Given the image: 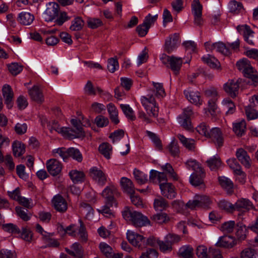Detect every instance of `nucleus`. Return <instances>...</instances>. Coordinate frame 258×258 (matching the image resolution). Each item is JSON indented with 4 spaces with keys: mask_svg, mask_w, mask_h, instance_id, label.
<instances>
[{
    "mask_svg": "<svg viewBox=\"0 0 258 258\" xmlns=\"http://www.w3.org/2000/svg\"><path fill=\"white\" fill-rule=\"evenodd\" d=\"M122 215L126 221H131L136 227H142L150 224V221L147 217L144 216L140 212L132 211L127 207H125L122 212Z\"/></svg>",
    "mask_w": 258,
    "mask_h": 258,
    "instance_id": "obj_1",
    "label": "nucleus"
},
{
    "mask_svg": "<svg viewBox=\"0 0 258 258\" xmlns=\"http://www.w3.org/2000/svg\"><path fill=\"white\" fill-rule=\"evenodd\" d=\"M236 66L238 70L242 71L245 77L251 80L254 86L256 85L258 83V73L251 67L248 60L243 59L237 62Z\"/></svg>",
    "mask_w": 258,
    "mask_h": 258,
    "instance_id": "obj_2",
    "label": "nucleus"
},
{
    "mask_svg": "<svg viewBox=\"0 0 258 258\" xmlns=\"http://www.w3.org/2000/svg\"><path fill=\"white\" fill-rule=\"evenodd\" d=\"M161 61L167 68L170 69L175 75L179 74L183 63L181 57H178L173 55L168 56L163 54L161 58Z\"/></svg>",
    "mask_w": 258,
    "mask_h": 258,
    "instance_id": "obj_3",
    "label": "nucleus"
},
{
    "mask_svg": "<svg viewBox=\"0 0 258 258\" xmlns=\"http://www.w3.org/2000/svg\"><path fill=\"white\" fill-rule=\"evenodd\" d=\"M148 97L143 96L141 102L145 107L149 117H156L158 114V107L156 105V101L153 94L148 95Z\"/></svg>",
    "mask_w": 258,
    "mask_h": 258,
    "instance_id": "obj_4",
    "label": "nucleus"
},
{
    "mask_svg": "<svg viewBox=\"0 0 258 258\" xmlns=\"http://www.w3.org/2000/svg\"><path fill=\"white\" fill-rule=\"evenodd\" d=\"M211 201L209 197L203 195H196L192 200L189 201L186 206L191 209L197 208H207Z\"/></svg>",
    "mask_w": 258,
    "mask_h": 258,
    "instance_id": "obj_5",
    "label": "nucleus"
},
{
    "mask_svg": "<svg viewBox=\"0 0 258 258\" xmlns=\"http://www.w3.org/2000/svg\"><path fill=\"white\" fill-rule=\"evenodd\" d=\"M71 123L75 128L67 127L68 131L67 139L72 140L75 138H83L85 136V133L82 127V123L80 120L72 119Z\"/></svg>",
    "mask_w": 258,
    "mask_h": 258,
    "instance_id": "obj_6",
    "label": "nucleus"
},
{
    "mask_svg": "<svg viewBox=\"0 0 258 258\" xmlns=\"http://www.w3.org/2000/svg\"><path fill=\"white\" fill-rule=\"evenodd\" d=\"M117 191L114 186H108L102 191V196L105 199V203L117 207V203L114 198Z\"/></svg>",
    "mask_w": 258,
    "mask_h": 258,
    "instance_id": "obj_7",
    "label": "nucleus"
},
{
    "mask_svg": "<svg viewBox=\"0 0 258 258\" xmlns=\"http://www.w3.org/2000/svg\"><path fill=\"white\" fill-rule=\"evenodd\" d=\"M192 13L194 16V23L198 26H201L203 23L202 19V5L199 0H194L191 4Z\"/></svg>",
    "mask_w": 258,
    "mask_h": 258,
    "instance_id": "obj_8",
    "label": "nucleus"
},
{
    "mask_svg": "<svg viewBox=\"0 0 258 258\" xmlns=\"http://www.w3.org/2000/svg\"><path fill=\"white\" fill-rule=\"evenodd\" d=\"M241 81V79L228 80L224 85V90L231 97H235L238 94Z\"/></svg>",
    "mask_w": 258,
    "mask_h": 258,
    "instance_id": "obj_9",
    "label": "nucleus"
},
{
    "mask_svg": "<svg viewBox=\"0 0 258 258\" xmlns=\"http://www.w3.org/2000/svg\"><path fill=\"white\" fill-rule=\"evenodd\" d=\"M161 194L168 199L175 198L176 193L174 186L171 183L162 182L159 184Z\"/></svg>",
    "mask_w": 258,
    "mask_h": 258,
    "instance_id": "obj_10",
    "label": "nucleus"
},
{
    "mask_svg": "<svg viewBox=\"0 0 258 258\" xmlns=\"http://www.w3.org/2000/svg\"><path fill=\"white\" fill-rule=\"evenodd\" d=\"M205 46L207 51H213L214 49H216L218 52L221 53L225 55H228L229 54V49L227 47L226 45L222 42H218L211 44L209 42L205 43Z\"/></svg>",
    "mask_w": 258,
    "mask_h": 258,
    "instance_id": "obj_11",
    "label": "nucleus"
},
{
    "mask_svg": "<svg viewBox=\"0 0 258 258\" xmlns=\"http://www.w3.org/2000/svg\"><path fill=\"white\" fill-rule=\"evenodd\" d=\"M179 34L174 33L170 35L165 40L164 49L168 53H171L177 47V44L179 41Z\"/></svg>",
    "mask_w": 258,
    "mask_h": 258,
    "instance_id": "obj_12",
    "label": "nucleus"
},
{
    "mask_svg": "<svg viewBox=\"0 0 258 258\" xmlns=\"http://www.w3.org/2000/svg\"><path fill=\"white\" fill-rule=\"evenodd\" d=\"M46 167L48 172L52 176L58 175L62 169L61 164L55 159H51L47 161Z\"/></svg>",
    "mask_w": 258,
    "mask_h": 258,
    "instance_id": "obj_13",
    "label": "nucleus"
},
{
    "mask_svg": "<svg viewBox=\"0 0 258 258\" xmlns=\"http://www.w3.org/2000/svg\"><path fill=\"white\" fill-rule=\"evenodd\" d=\"M234 205V211L245 212L253 208L251 202L246 199H240L236 201Z\"/></svg>",
    "mask_w": 258,
    "mask_h": 258,
    "instance_id": "obj_14",
    "label": "nucleus"
},
{
    "mask_svg": "<svg viewBox=\"0 0 258 258\" xmlns=\"http://www.w3.org/2000/svg\"><path fill=\"white\" fill-rule=\"evenodd\" d=\"M52 203L54 209L60 213H64L68 209V204L66 200L59 195L53 197Z\"/></svg>",
    "mask_w": 258,
    "mask_h": 258,
    "instance_id": "obj_15",
    "label": "nucleus"
},
{
    "mask_svg": "<svg viewBox=\"0 0 258 258\" xmlns=\"http://www.w3.org/2000/svg\"><path fill=\"white\" fill-rule=\"evenodd\" d=\"M127 239L129 242L135 246L140 247L145 242L143 236L132 231H128L126 234Z\"/></svg>",
    "mask_w": 258,
    "mask_h": 258,
    "instance_id": "obj_16",
    "label": "nucleus"
},
{
    "mask_svg": "<svg viewBox=\"0 0 258 258\" xmlns=\"http://www.w3.org/2000/svg\"><path fill=\"white\" fill-rule=\"evenodd\" d=\"M90 176L94 180L98 182V184L103 185L105 184L107 178L104 172L98 169L96 167H94L90 170Z\"/></svg>",
    "mask_w": 258,
    "mask_h": 258,
    "instance_id": "obj_17",
    "label": "nucleus"
},
{
    "mask_svg": "<svg viewBox=\"0 0 258 258\" xmlns=\"http://www.w3.org/2000/svg\"><path fill=\"white\" fill-rule=\"evenodd\" d=\"M237 244V240L233 236L225 235L219 238L216 245L218 247L232 248Z\"/></svg>",
    "mask_w": 258,
    "mask_h": 258,
    "instance_id": "obj_18",
    "label": "nucleus"
},
{
    "mask_svg": "<svg viewBox=\"0 0 258 258\" xmlns=\"http://www.w3.org/2000/svg\"><path fill=\"white\" fill-rule=\"evenodd\" d=\"M208 138H211L218 147L223 146L224 138L223 134L219 128L215 127L211 130Z\"/></svg>",
    "mask_w": 258,
    "mask_h": 258,
    "instance_id": "obj_19",
    "label": "nucleus"
},
{
    "mask_svg": "<svg viewBox=\"0 0 258 258\" xmlns=\"http://www.w3.org/2000/svg\"><path fill=\"white\" fill-rule=\"evenodd\" d=\"M2 93L7 107L9 109L11 108L13 104L14 93L11 86L7 84L5 85L2 89Z\"/></svg>",
    "mask_w": 258,
    "mask_h": 258,
    "instance_id": "obj_20",
    "label": "nucleus"
},
{
    "mask_svg": "<svg viewBox=\"0 0 258 258\" xmlns=\"http://www.w3.org/2000/svg\"><path fill=\"white\" fill-rule=\"evenodd\" d=\"M237 30L239 33L243 35L244 40L249 44L253 45V40L251 39L252 37L253 31L250 28L248 25L238 26Z\"/></svg>",
    "mask_w": 258,
    "mask_h": 258,
    "instance_id": "obj_21",
    "label": "nucleus"
},
{
    "mask_svg": "<svg viewBox=\"0 0 258 258\" xmlns=\"http://www.w3.org/2000/svg\"><path fill=\"white\" fill-rule=\"evenodd\" d=\"M120 184L123 192L128 195H133L135 192V188L132 181L125 177L121 178Z\"/></svg>",
    "mask_w": 258,
    "mask_h": 258,
    "instance_id": "obj_22",
    "label": "nucleus"
},
{
    "mask_svg": "<svg viewBox=\"0 0 258 258\" xmlns=\"http://www.w3.org/2000/svg\"><path fill=\"white\" fill-rule=\"evenodd\" d=\"M29 94L31 98L34 101L41 103L44 101V96L42 91L38 86H34L29 90Z\"/></svg>",
    "mask_w": 258,
    "mask_h": 258,
    "instance_id": "obj_23",
    "label": "nucleus"
},
{
    "mask_svg": "<svg viewBox=\"0 0 258 258\" xmlns=\"http://www.w3.org/2000/svg\"><path fill=\"white\" fill-rule=\"evenodd\" d=\"M236 156L242 164L247 168L250 167V158L248 156L247 152L243 149H238L236 152Z\"/></svg>",
    "mask_w": 258,
    "mask_h": 258,
    "instance_id": "obj_24",
    "label": "nucleus"
},
{
    "mask_svg": "<svg viewBox=\"0 0 258 258\" xmlns=\"http://www.w3.org/2000/svg\"><path fill=\"white\" fill-rule=\"evenodd\" d=\"M227 163L230 168L233 170L234 173L239 175L242 179H244L245 177V173L241 170V167L239 164L236 161L235 159H229L227 161Z\"/></svg>",
    "mask_w": 258,
    "mask_h": 258,
    "instance_id": "obj_25",
    "label": "nucleus"
},
{
    "mask_svg": "<svg viewBox=\"0 0 258 258\" xmlns=\"http://www.w3.org/2000/svg\"><path fill=\"white\" fill-rule=\"evenodd\" d=\"M184 94L185 95L187 99L191 103L197 105H200L202 104V101L201 99L200 94L199 92L194 91H184Z\"/></svg>",
    "mask_w": 258,
    "mask_h": 258,
    "instance_id": "obj_26",
    "label": "nucleus"
},
{
    "mask_svg": "<svg viewBox=\"0 0 258 258\" xmlns=\"http://www.w3.org/2000/svg\"><path fill=\"white\" fill-rule=\"evenodd\" d=\"M215 248H210L209 251L205 245H199L196 249V254L199 258H210L212 254V251L215 250Z\"/></svg>",
    "mask_w": 258,
    "mask_h": 258,
    "instance_id": "obj_27",
    "label": "nucleus"
},
{
    "mask_svg": "<svg viewBox=\"0 0 258 258\" xmlns=\"http://www.w3.org/2000/svg\"><path fill=\"white\" fill-rule=\"evenodd\" d=\"M205 177L204 170H202V172H193L190 176V183L195 186H199L204 183L203 178Z\"/></svg>",
    "mask_w": 258,
    "mask_h": 258,
    "instance_id": "obj_28",
    "label": "nucleus"
},
{
    "mask_svg": "<svg viewBox=\"0 0 258 258\" xmlns=\"http://www.w3.org/2000/svg\"><path fill=\"white\" fill-rule=\"evenodd\" d=\"M34 20V16L29 13L22 12L18 17V20L24 25H30Z\"/></svg>",
    "mask_w": 258,
    "mask_h": 258,
    "instance_id": "obj_29",
    "label": "nucleus"
},
{
    "mask_svg": "<svg viewBox=\"0 0 258 258\" xmlns=\"http://www.w3.org/2000/svg\"><path fill=\"white\" fill-rule=\"evenodd\" d=\"M12 148L14 156L16 157H19L22 156L25 152L24 144L19 141H15L13 143Z\"/></svg>",
    "mask_w": 258,
    "mask_h": 258,
    "instance_id": "obj_30",
    "label": "nucleus"
},
{
    "mask_svg": "<svg viewBox=\"0 0 258 258\" xmlns=\"http://www.w3.org/2000/svg\"><path fill=\"white\" fill-rule=\"evenodd\" d=\"M177 138L187 149L191 151H194L195 149V141L194 139H187L180 134L177 135Z\"/></svg>",
    "mask_w": 258,
    "mask_h": 258,
    "instance_id": "obj_31",
    "label": "nucleus"
},
{
    "mask_svg": "<svg viewBox=\"0 0 258 258\" xmlns=\"http://www.w3.org/2000/svg\"><path fill=\"white\" fill-rule=\"evenodd\" d=\"M202 60L212 69H218L220 67V63L218 60L211 55H208L202 58Z\"/></svg>",
    "mask_w": 258,
    "mask_h": 258,
    "instance_id": "obj_32",
    "label": "nucleus"
},
{
    "mask_svg": "<svg viewBox=\"0 0 258 258\" xmlns=\"http://www.w3.org/2000/svg\"><path fill=\"white\" fill-rule=\"evenodd\" d=\"M154 207L156 211H162L169 207V204L165 199L160 197L154 200Z\"/></svg>",
    "mask_w": 258,
    "mask_h": 258,
    "instance_id": "obj_33",
    "label": "nucleus"
},
{
    "mask_svg": "<svg viewBox=\"0 0 258 258\" xmlns=\"http://www.w3.org/2000/svg\"><path fill=\"white\" fill-rule=\"evenodd\" d=\"M151 219L155 223L160 224L166 223L168 222L170 219L168 215L165 213H159L153 215L151 217Z\"/></svg>",
    "mask_w": 258,
    "mask_h": 258,
    "instance_id": "obj_34",
    "label": "nucleus"
},
{
    "mask_svg": "<svg viewBox=\"0 0 258 258\" xmlns=\"http://www.w3.org/2000/svg\"><path fill=\"white\" fill-rule=\"evenodd\" d=\"M219 182L221 186L227 190L229 193L232 192L233 183L230 179L225 176L219 177Z\"/></svg>",
    "mask_w": 258,
    "mask_h": 258,
    "instance_id": "obj_35",
    "label": "nucleus"
},
{
    "mask_svg": "<svg viewBox=\"0 0 258 258\" xmlns=\"http://www.w3.org/2000/svg\"><path fill=\"white\" fill-rule=\"evenodd\" d=\"M69 175L73 182L78 183L82 182L85 179V174L83 172L77 170H72L69 173Z\"/></svg>",
    "mask_w": 258,
    "mask_h": 258,
    "instance_id": "obj_36",
    "label": "nucleus"
},
{
    "mask_svg": "<svg viewBox=\"0 0 258 258\" xmlns=\"http://www.w3.org/2000/svg\"><path fill=\"white\" fill-rule=\"evenodd\" d=\"M247 230L245 225L241 223L238 224L236 231V236L237 240L241 241L244 240L246 237Z\"/></svg>",
    "mask_w": 258,
    "mask_h": 258,
    "instance_id": "obj_37",
    "label": "nucleus"
},
{
    "mask_svg": "<svg viewBox=\"0 0 258 258\" xmlns=\"http://www.w3.org/2000/svg\"><path fill=\"white\" fill-rule=\"evenodd\" d=\"M208 166L211 170H217L221 165V161L219 157H214L206 161Z\"/></svg>",
    "mask_w": 258,
    "mask_h": 258,
    "instance_id": "obj_38",
    "label": "nucleus"
},
{
    "mask_svg": "<svg viewBox=\"0 0 258 258\" xmlns=\"http://www.w3.org/2000/svg\"><path fill=\"white\" fill-rule=\"evenodd\" d=\"M107 109L111 121L115 124L118 123L119 120L118 118V111L114 105L109 104L107 106Z\"/></svg>",
    "mask_w": 258,
    "mask_h": 258,
    "instance_id": "obj_39",
    "label": "nucleus"
},
{
    "mask_svg": "<svg viewBox=\"0 0 258 258\" xmlns=\"http://www.w3.org/2000/svg\"><path fill=\"white\" fill-rule=\"evenodd\" d=\"M185 164L187 168H191L194 172L201 173L204 170L201 164L195 160L189 159L185 162Z\"/></svg>",
    "mask_w": 258,
    "mask_h": 258,
    "instance_id": "obj_40",
    "label": "nucleus"
},
{
    "mask_svg": "<svg viewBox=\"0 0 258 258\" xmlns=\"http://www.w3.org/2000/svg\"><path fill=\"white\" fill-rule=\"evenodd\" d=\"M135 178L137 182L140 184H143L148 181L147 175L144 174L140 170L135 169L133 173Z\"/></svg>",
    "mask_w": 258,
    "mask_h": 258,
    "instance_id": "obj_41",
    "label": "nucleus"
},
{
    "mask_svg": "<svg viewBox=\"0 0 258 258\" xmlns=\"http://www.w3.org/2000/svg\"><path fill=\"white\" fill-rule=\"evenodd\" d=\"M194 249L189 245L181 247L179 251V255L183 258H192Z\"/></svg>",
    "mask_w": 258,
    "mask_h": 258,
    "instance_id": "obj_42",
    "label": "nucleus"
},
{
    "mask_svg": "<svg viewBox=\"0 0 258 258\" xmlns=\"http://www.w3.org/2000/svg\"><path fill=\"white\" fill-rule=\"evenodd\" d=\"M84 25V22L81 17L76 18L73 21L70 29L72 31H80Z\"/></svg>",
    "mask_w": 258,
    "mask_h": 258,
    "instance_id": "obj_43",
    "label": "nucleus"
},
{
    "mask_svg": "<svg viewBox=\"0 0 258 258\" xmlns=\"http://www.w3.org/2000/svg\"><path fill=\"white\" fill-rule=\"evenodd\" d=\"M112 148L111 146L107 143H104L101 144L99 147V150L106 158L110 159V153Z\"/></svg>",
    "mask_w": 258,
    "mask_h": 258,
    "instance_id": "obj_44",
    "label": "nucleus"
},
{
    "mask_svg": "<svg viewBox=\"0 0 258 258\" xmlns=\"http://www.w3.org/2000/svg\"><path fill=\"white\" fill-rule=\"evenodd\" d=\"M252 104L245 107V111L248 119H255L258 117V112L253 108Z\"/></svg>",
    "mask_w": 258,
    "mask_h": 258,
    "instance_id": "obj_45",
    "label": "nucleus"
},
{
    "mask_svg": "<svg viewBox=\"0 0 258 258\" xmlns=\"http://www.w3.org/2000/svg\"><path fill=\"white\" fill-rule=\"evenodd\" d=\"M218 206L220 209L228 213H232L234 211L233 204L225 200L219 201Z\"/></svg>",
    "mask_w": 258,
    "mask_h": 258,
    "instance_id": "obj_46",
    "label": "nucleus"
},
{
    "mask_svg": "<svg viewBox=\"0 0 258 258\" xmlns=\"http://www.w3.org/2000/svg\"><path fill=\"white\" fill-rule=\"evenodd\" d=\"M69 157H72L79 162H81L83 160L82 155L80 151L74 148H68Z\"/></svg>",
    "mask_w": 258,
    "mask_h": 258,
    "instance_id": "obj_47",
    "label": "nucleus"
},
{
    "mask_svg": "<svg viewBox=\"0 0 258 258\" xmlns=\"http://www.w3.org/2000/svg\"><path fill=\"white\" fill-rule=\"evenodd\" d=\"M120 107L124 114L128 118L132 120H134L136 119V116L134 115V111L128 105L121 104L120 105Z\"/></svg>",
    "mask_w": 258,
    "mask_h": 258,
    "instance_id": "obj_48",
    "label": "nucleus"
},
{
    "mask_svg": "<svg viewBox=\"0 0 258 258\" xmlns=\"http://www.w3.org/2000/svg\"><path fill=\"white\" fill-rule=\"evenodd\" d=\"M99 248L101 252L106 257H110L114 253L111 247L105 243H101L99 245Z\"/></svg>",
    "mask_w": 258,
    "mask_h": 258,
    "instance_id": "obj_49",
    "label": "nucleus"
},
{
    "mask_svg": "<svg viewBox=\"0 0 258 258\" xmlns=\"http://www.w3.org/2000/svg\"><path fill=\"white\" fill-rule=\"evenodd\" d=\"M58 16V14L52 10L50 9L49 5H47L46 9L44 13V19L45 21H52Z\"/></svg>",
    "mask_w": 258,
    "mask_h": 258,
    "instance_id": "obj_50",
    "label": "nucleus"
},
{
    "mask_svg": "<svg viewBox=\"0 0 258 258\" xmlns=\"http://www.w3.org/2000/svg\"><path fill=\"white\" fill-rule=\"evenodd\" d=\"M242 8V5L240 2L232 1L229 3V9L230 12L231 13L238 14Z\"/></svg>",
    "mask_w": 258,
    "mask_h": 258,
    "instance_id": "obj_51",
    "label": "nucleus"
},
{
    "mask_svg": "<svg viewBox=\"0 0 258 258\" xmlns=\"http://www.w3.org/2000/svg\"><path fill=\"white\" fill-rule=\"evenodd\" d=\"M246 123L244 121H242L234 125L233 131L237 136H241L244 133Z\"/></svg>",
    "mask_w": 258,
    "mask_h": 258,
    "instance_id": "obj_52",
    "label": "nucleus"
},
{
    "mask_svg": "<svg viewBox=\"0 0 258 258\" xmlns=\"http://www.w3.org/2000/svg\"><path fill=\"white\" fill-rule=\"evenodd\" d=\"M168 149L170 153L173 156H177L179 153V149L178 143L174 139L168 146Z\"/></svg>",
    "mask_w": 258,
    "mask_h": 258,
    "instance_id": "obj_53",
    "label": "nucleus"
},
{
    "mask_svg": "<svg viewBox=\"0 0 258 258\" xmlns=\"http://www.w3.org/2000/svg\"><path fill=\"white\" fill-rule=\"evenodd\" d=\"M157 243L160 250L163 252H170L172 250V246L170 244L167 243V241L165 239L164 241L158 240Z\"/></svg>",
    "mask_w": 258,
    "mask_h": 258,
    "instance_id": "obj_54",
    "label": "nucleus"
},
{
    "mask_svg": "<svg viewBox=\"0 0 258 258\" xmlns=\"http://www.w3.org/2000/svg\"><path fill=\"white\" fill-rule=\"evenodd\" d=\"M223 104L224 109L227 110V113L232 114L235 110V106L234 103L230 99L223 100Z\"/></svg>",
    "mask_w": 258,
    "mask_h": 258,
    "instance_id": "obj_55",
    "label": "nucleus"
},
{
    "mask_svg": "<svg viewBox=\"0 0 258 258\" xmlns=\"http://www.w3.org/2000/svg\"><path fill=\"white\" fill-rule=\"evenodd\" d=\"M9 72L14 76L17 75L23 70L22 66L19 64L18 63H12L8 66Z\"/></svg>",
    "mask_w": 258,
    "mask_h": 258,
    "instance_id": "obj_56",
    "label": "nucleus"
},
{
    "mask_svg": "<svg viewBox=\"0 0 258 258\" xmlns=\"http://www.w3.org/2000/svg\"><path fill=\"white\" fill-rule=\"evenodd\" d=\"M146 133L148 136L150 138V139L155 144L157 149L158 150H161L162 149L161 141L157 136V135L155 134L148 131H147Z\"/></svg>",
    "mask_w": 258,
    "mask_h": 258,
    "instance_id": "obj_57",
    "label": "nucleus"
},
{
    "mask_svg": "<svg viewBox=\"0 0 258 258\" xmlns=\"http://www.w3.org/2000/svg\"><path fill=\"white\" fill-rule=\"evenodd\" d=\"M3 229L7 232L12 233L20 234L21 230L16 225L12 223L6 224L3 225Z\"/></svg>",
    "mask_w": 258,
    "mask_h": 258,
    "instance_id": "obj_58",
    "label": "nucleus"
},
{
    "mask_svg": "<svg viewBox=\"0 0 258 258\" xmlns=\"http://www.w3.org/2000/svg\"><path fill=\"white\" fill-rule=\"evenodd\" d=\"M119 67L117 58H110L108 60L107 69L111 73H114Z\"/></svg>",
    "mask_w": 258,
    "mask_h": 258,
    "instance_id": "obj_59",
    "label": "nucleus"
},
{
    "mask_svg": "<svg viewBox=\"0 0 258 258\" xmlns=\"http://www.w3.org/2000/svg\"><path fill=\"white\" fill-rule=\"evenodd\" d=\"M161 167L163 170L166 171L168 173H169L170 176L172 177L173 180H178L177 175L175 172L173 168L170 164L166 163L165 165H163Z\"/></svg>",
    "mask_w": 258,
    "mask_h": 258,
    "instance_id": "obj_60",
    "label": "nucleus"
},
{
    "mask_svg": "<svg viewBox=\"0 0 258 258\" xmlns=\"http://www.w3.org/2000/svg\"><path fill=\"white\" fill-rule=\"evenodd\" d=\"M95 122L98 127H102L106 126L109 120L108 118L102 115H98L95 119Z\"/></svg>",
    "mask_w": 258,
    "mask_h": 258,
    "instance_id": "obj_61",
    "label": "nucleus"
},
{
    "mask_svg": "<svg viewBox=\"0 0 258 258\" xmlns=\"http://www.w3.org/2000/svg\"><path fill=\"white\" fill-rule=\"evenodd\" d=\"M87 24L89 28L91 29H96L101 26L102 22L99 19L97 18H88L87 20Z\"/></svg>",
    "mask_w": 258,
    "mask_h": 258,
    "instance_id": "obj_62",
    "label": "nucleus"
},
{
    "mask_svg": "<svg viewBox=\"0 0 258 258\" xmlns=\"http://www.w3.org/2000/svg\"><path fill=\"white\" fill-rule=\"evenodd\" d=\"M0 258H17L15 251L2 249L0 250Z\"/></svg>",
    "mask_w": 258,
    "mask_h": 258,
    "instance_id": "obj_63",
    "label": "nucleus"
},
{
    "mask_svg": "<svg viewBox=\"0 0 258 258\" xmlns=\"http://www.w3.org/2000/svg\"><path fill=\"white\" fill-rule=\"evenodd\" d=\"M234 226L235 222L230 221L223 223L221 228L223 232L230 233L233 231Z\"/></svg>",
    "mask_w": 258,
    "mask_h": 258,
    "instance_id": "obj_64",
    "label": "nucleus"
}]
</instances>
